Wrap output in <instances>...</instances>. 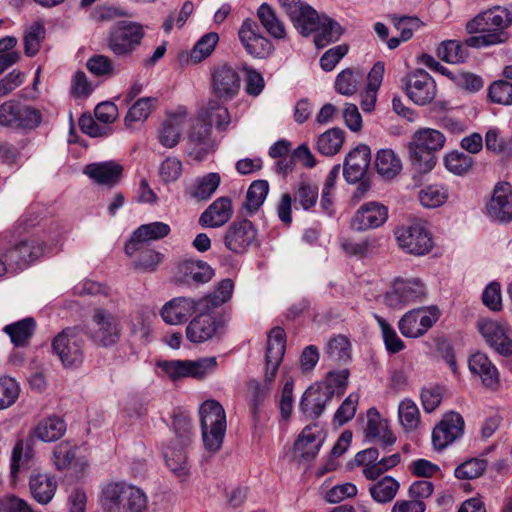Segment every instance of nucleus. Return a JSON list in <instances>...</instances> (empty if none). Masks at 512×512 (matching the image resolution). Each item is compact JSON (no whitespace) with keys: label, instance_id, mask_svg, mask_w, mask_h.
<instances>
[{"label":"nucleus","instance_id":"obj_37","mask_svg":"<svg viewBox=\"0 0 512 512\" xmlns=\"http://www.w3.org/2000/svg\"><path fill=\"white\" fill-rule=\"evenodd\" d=\"M286 348V334L284 329L276 326L271 329L266 350V362L281 364Z\"/></svg>","mask_w":512,"mask_h":512},{"label":"nucleus","instance_id":"obj_28","mask_svg":"<svg viewBox=\"0 0 512 512\" xmlns=\"http://www.w3.org/2000/svg\"><path fill=\"white\" fill-rule=\"evenodd\" d=\"M129 484L123 481L107 483L101 493L100 503L106 512H124Z\"/></svg>","mask_w":512,"mask_h":512},{"label":"nucleus","instance_id":"obj_3","mask_svg":"<svg viewBox=\"0 0 512 512\" xmlns=\"http://www.w3.org/2000/svg\"><path fill=\"white\" fill-rule=\"evenodd\" d=\"M230 122L228 109L216 100H211L199 111L197 124L194 125V160L202 161L216 150L211 138L212 126L225 130Z\"/></svg>","mask_w":512,"mask_h":512},{"label":"nucleus","instance_id":"obj_53","mask_svg":"<svg viewBox=\"0 0 512 512\" xmlns=\"http://www.w3.org/2000/svg\"><path fill=\"white\" fill-rule=\"evenodd\" d=\"M486 149L494 153L512 155V137L505 139L498 128H490L485 135Z\"/></svg>","mask_w":512,"mask_h":512},{"label":"nucleus","instance_id":"obj_8","mask_svg":"<svg viewBox=\"0 0 512 512\" xmlns=\"http://www.w3.org/2000/svg\"><path fill=\"white\" fill-rule=\"evenodd\" d=\"M91 341L100 347L117 344L121 336V323L117 316L103 308L93 311L86 331Z\"/></svg>","mask_w":512,"mask_h":512},{"label":"nucleus","instance_id":"obj_21","mask_svg":"<svg viewBox=\"0 0 512 512\" xmlns=\"http://www.w3.org/2000/svg\"><path fill=\"white\" fill-rule=\"evenodd\" d=\"M332 398L333 391L330 388L319 385L310 386L301 397L300 411L307 419H317Z\"/></svg>","mask_w":512,"mask_h":512},{"label":"nucleus","instance_id":"obj_51","mask_svg":"<svg viewBox=\"0 0 512 512\" xmlns=\"http://www.w3.org/2000/svg\"><path fill=\"white\" fill-rule=\"evenodd\" d=\"M42 122V114L35 107L20 103L15 130L31 131Z\"/></svg>","mask_w":512,"mask_h":512},{"label":"nucleus","instance_id":"obj_64","mask_svg":"<svg viewBox=\"0 0 512 512\" xmlns=\"http://www.w3.org/2000/svg\"><path fill=\"white\" fill-rule=\"evenodd\" d=\"M295 200L300 203L304 210L313 207L318 199V187L307 181H301L295 192Z\"/></svg>","mask_w":512,"mask_h":512},{"label":"nucleus","instance_id":"obj_9","mask_svg":"<svg viewBox=\"0 0 512 512\" xmlns=\"http://www.w3.org/2000/svg\"><path fill=\"white\" fill-rule=\"evenodd\" d=\"M426 296L425 285L417 278L396 279L383 296L384 303L393 309L421 301Z\"/></svg>","mask_w":512,"mask_h":512},{"label":"nucleus","instance_id":"obj_27","mask_svg":"<svg viewBox=\"0 0 512 512\" xmlns=\"http://www.w3.org/2000/svg\"><path fill=\"white\" fill-rule=\"evenodd\" d=\"M297 30L309 31L312 20L316 18V10L302 0H278Z\"/></svg>","mask_w":512,"mask_h":512},{"label":"nucleus","instance_id":"obj_20","mask_svg":"<svg viewBox=\"0 0 512 512\" xmlns=\"http://www.w3.org/2000/svg\"><path fill=\"white\" fill-rule=\"evenodd\" d=\"M212 87L215 95L221 99L231 100L240 90V77L231 66L223 64L212 73Z\"/></svg>","mask_w":512,"mask_h":512},{"label":"nucleus","instance_id":"obj_55","mask_svg":"<svg viewBox=\"0 0 512 512\" xmlns=\"http://www.w3.org/2000/svg\"><path fill=\"white\" fill-rule=\"evenodd\" d=\"M375 319L381 329L385 347L390 353H398L405 347L404 342L398 337L394 328L382 317L375 315Z\"/></svg>","mask_w":512,"mask_h":512},{"label":"nucleus","instance_id":"obj_2","mask_svg":"<svg viewBox=\"0 0 512 512\" xmlns=\"http://www.w3.org/2000/svg\"><path fill=\"white\" fill-rule=\"evenodd\" d=\"M232 292V280L223 279L213 292L194 302V343L206 341L216 333L220 321L214 310L227 302Z\"/></svg>","mask_w":512,"mask_h":512},{"label":"nucleus","instance_id":"obj_47","mask_svg":"<svg viewBox=\"0 0 512 512\" xmlns=\"http://www.w3.org/2000/svg\"><path fill=\"white\" fill-rule=\"evenodd\" d=\"M221 184L219 173L210 172L194 181V198L202 201L209 200Z\"/></svg>","mask_w":512,"mask_h":512},{"label":"nucleus","instance_id":"obj_46","mask_svg":"<svg viewBox=\"0 0 512 512\" xmlns=\"http://www.w3.org/2000/svg\"><path fill=\"white\" fill-rule=\"evenodd\" d=\"M157 367L171 381H179L185 377L192 376L191 360H159Z\"/></svg>","mask_w":512,"mask_h":512},{"label":"nucleus","instance_id":"obj_48","mask_svg":"<svg viewBox=\"0 0 512 512\" xmlns=\"http://www.w3.org/2000/svg\"><path fill=\"white\" fill-rule=\"evenodd\" d=\"M437 55L448 63H461L468 57L466 47L455 40H446L437 49Z\"/></svg>","mask_w":512,"mask_h":512},{"label":"nucleus","instance_id":"obj_29","mask_svg":"<svg viewBox=\"0 0 512 512\" xmlns=\"http://www.w3.org/2000/svg\"><path fill=\"white\" fill-rule=\"evenodd\" d=\"M316 424L306 426L294 444L295 454L304 460H312L318 454L323 438Z\"/></svg>","mask_w":512,"mask_h":512},{"label":"nucleus","instance_id":"obj_58","mask_svg":"<svg viewBox=\"0 0 512 512\" xmlns=\"http://www.w3.org/2000/svg\"><path fill=\"white\" fill-rule=\"evenodd\" d=\"M473 162L471 156L458 151L447 154L444 159L446 168L456 175L466 173L472 167Z\"/></svg>","mask_w":512,"mask_h":512},{"label":"nucleus","instance_id":"obj_36","mask_svg":"<svg viewBox=\"0 0 512 512\" xmlns=\"http://www.w3.org/2000/svg\"><path fill=\"white\" fill-rule=\"evenodd\" d=\"M375 167L383 178L392 179L401 171L402 163L393 150L382 149L376 155Z\"/></svg>","mask_w":512,"mask_h":512},{"label":"nucleus","instance_id":"obj_56","mask_svg":"<svg viewBox=\"0 0 512 512\" xmlns=\"http://www.w3.org/2000/svg\"><path fill=\"white\" fill-rule=\"evenodd\" d=\"M30 452H24L23 440H18L13 448L11 457V479L15 482L19 473L29 467Z\"/></svg>","mask_w":512,"mask_h":512},{"label":"nucleus","instance_id":"obj_25","mask_svg":"<svg viewBox=\"0 0 512 512\" xmlns=\"http://www.w3.org/2000/svg\"><path fill=\"white\" fill-rule=\"evenodd\" d=\"M233 215L232 201L229 197H219L200 215L198 223L202 227H220Z\"/></svg>","mask_w":512,"mask_h":512},{"label":"nucleus","instance_id":"obj_4","mask_svg":"<svg viewBox=\"0 0 512 512\" xmlns=\"http://www.w3.org/2000/svg\"><path fill=\"white\" fill-rule=\"evenodd\" d=\"M445 136L432 128L417 130L408 144L409 159L412 166L420 173L431 171L436 164L435 153L445 144Z\"/></svg>","mask_w":512,"mask_h":512},{"label":"nucleus","instance_id":"obj_44","mask_svg":"<svg viewBox=\"0 0 512 512\" xmlns=\"http://www.w3.org/2000/svg\"><path fill=\"white\" fill-rule=\"evenodd\" d=\"M326 356L335 363H346L351 359V344L344 335L330 338L326 346Z\"/></svg>","mask_w":512,"mask_h":512},{"label":"nucleus","instance_id":"obj_24","mask_svg":"<svg viewBox=\"0 0 512 512\" xmlns=\"http://www.w3.org/2000/svg\"><path fill=\"white\" fill-rule=\"evenodd\" d=\"M488 215L500 222L512 220V188L508 183L495 186L493 195L487 204Z\"/></svg>","mask_w":512,"mask_h":512},{"label":"nucleus","instance_id":"obj_50","mask_svg":"<svg viewBox=\"0 0 512 512\" xmlns=\"http://www.w3.org/2000/svg\"><path fill=\"white\" fill-rule=\"evenodd\" d=\"M170 233V226L164 222H151L139 226L134 231V239L143 240L144 243L166 237Z\"/></svg>","mask_w":512,"mask_h":512},{"label":"nucleus","instance_id":"obj_23","mask_svg":"<svg viewBox=\"0 0 512 512\" xmlns=\"http://www.w3.org/2000/svg\"><path fill=\"white\" fill-rule=\"evenodd\" d=\"M43 254L42 245L34 239L24 240L9 249L5 254V261L11 269H23Z\"/></svg>","mask_w":512,"mask_h":512},{"label":"nucleus","instance_id":"obj_39","mask_svg":"<svg viewBox=\"0 0 512 512\" xmlns=\"http://www.w3.org/2000/svg\"><path fill=\"white\" fill-rule=\"evenodd\" d=\"M269 193V183L266 180L259 179L253 181L246 193V200L243 203V209L250 215L257 212L263 205Z\"/></svg>","mask_w":512,"mask_h":512},{"label":"nucleus","instance_id":"obj_22","mask_svg":"<svg viewBox=\"0 0 512 512\" xmlns=\"http://www.w3.org/2000/svg\"><path fill=\"white\" fill-rule=\"evenodd\" d=\"M371 160L370 148L359 145L351 150L343 163V176L348 183H357L365 176Z\"/></svg>","mask_w":512,"mask_h":512},{"label":"nucleus","instance_id":"obj_34","mask_svg":"<svg viewBox=\"0 0 512 512\" xmlns=\"http://www.w3.org/2000/svg\"><path fill=\"white\" fill-rule=\"evenodd\" d=\"M65 421L58 416L42 419L33 429V435L43 442L59 440L66 432Z\"/></svg>","mask_w":512,"mask_h":512},{"label":"nucleus","instance_id":"obj_1","mask_svg":"<svg viewBox=\"0 0 512 512\" xmlns=\"http://www.w3.org/2000/svg\"><path fill=\"white\" fill-rule=\"evenodd\" d=\"M509 12L501 7L489 9L466 24V30L471 36L465 40V45L473 48L487 47L503 43L507 39L505 29L510 25Z\"/></svg>","mask_w":512,"mask_h":512},{"label":"nucleus","instance_id":"obj_62","mask_svg":"<svg viewBox=\"0 0 512 512\" xmlns=\"http://www.w3.org/2000/svg\"><path fill=\"white\" fill-rule=\"evenodd\" d=\"M367 425L365 437L369 442L374 441L382 435L388 427L387 422L383 420L375 408H370L367 412Z\"/></svg>","mask_w":512,"mask_h":512},{"label":"nucleus","instance_id":"obj_19","mask_svg":"<svg viewBox=\"0 0 512 512\" xmlns=\"http://www.w3.org/2000/svg\"><path fill=\"white\" fill-rule=\"evenodd\" d=\"M388 218V209L379 202H368L355 212L351 227L357 231H366L382 226Z\"/></svg>","mask_w":512,"mask_h":512},{"label":"nucleus","instance_id":"obj_60","mask_svg":"<svg viewBox=\"0 0 512 512\" xmlns=\"http://www.w3.org/2000/svg\"><path fill=\"white\" fill-rule=\"evenodd\" d=\"M19 393V385L13 378H0V410L13 405L18 399Z\"/></svg>","mask_w":512,"mask_h":512},{"label":"nucleus","instance_id":"obj_26","mask_svg":"<svg viewBox=\"0 0 512 512\" xmlns=\"http://www.w3.org/2000/svg\"><path fill=\"white\" fill-rule=\"evenodd\" d=\"M468 367L472 374L481 379L482 384L495 389L499 384V372L488 356L482 352L472 354L468 360Z\"/></svg>","mask_w":512,"mask_h":512},{"label":"nucleus","instance_id":"obj_15","mask_svg":"<svg viewBox=\"0 0 512 512\" xmlns=\"http://www.w3.org/2000/svg\"><path fill=\"white\" fill-rule=\"evenodd\" d=\"M238 36L246 52L253 57L265 58L273 51V44L261 34L259 25L253 19L242 22Z\"/></svg>","mask_w":512,"mask_h":512},{"label":"nucleus","instance_id":"obj_52","mask_svg":"<svg viewBox=\"0 0 512 512\" xmlns=\"http://www.w3.org/2000/svg\"><path fill=\"white\" fill-rule=\"evenodd\" d=\"M219 42V34L208 32L194 44V63H200L209 58Z\"/></svg>","mask_w":512,"mask_h":512},{"label":"nucleus","instance_id":"obj_6","mask_svg":"<svg viewBox=\"0 0 512 512\" xmlns=\"http://www.w3.org/2000/svg\"><path fill=\"white\" fill-rule=\"evenodd\" d=\"M176 438L173 446L165 452V459L170 470L180 479L186 481L190 475L187 448L191 441L190 419L184 415H177L173 421Z\"/></svg>","mask_w":512,"mask_h":512},{"label":"nucleus","instance_id":"obj_49","mask_svg":"<svg viewBox=\"0 0 512 512\" xmlns=\"http://www.w3.org/2000/svg\"><path fill=\"white\" fill-rule=\"evenodd\" d=\"M361 79L362 75L359 72L344 69L336 77L335 89L341 95L351 96L356 93Z\"/></svg>","mask_w":512,"mask_h":512},{"label":"nucleus","instance_id":"obj_54","mask_svg":"<svg viewBox=\"0 0 512 512\" xmlns=\"http://www.w3.org/2000/svg\"><path fill=\"white\" fill-rule=\"evenodd\" d=\"M487 468L485 459L472 458L456 467L454 475L458 479L470 480L480 477Z\"/></svg>","mask_w":512,"mask_h":512},{"label":"nucleus","instance_id":"obj_35","mask_svg":"<svg viewBox=\"0 0 512 512\" xmlns=\"http://www.w3.org/2000/svg\"><path fill=\"white\" fill-rule=\"evenodd\" d=\"M399 488L400 484L395 478L384 476L369 486V493L375 502L386 504L395 498Z\"/></svg>","mask_w":512,"mask_h":512},{"label":"nucleus","instance_id":"obj_12","mask_svg":"<svg viewBox=\"0 0 512 512\" xmlns=\"http://www.w3.org/2000/svg\"><path fill=\"white\" fill-rule=\"evenodd\" d=\"M398 245L413 255H424L433 247L429 231L420 223L402 226L394 232Z\"/></svg>","mask_w":512,"mask_h":512},{"label":"nucleus","instance_id":"obj_38","mask_svg":"<svg viewBox=\"0 0 512 512\" xmlns=\"http://www.w3.org/2000/svg\"><path fill=\"white\" fill-rule=\"evenodd\" d=\"M257 17L267 33L272 37L276 39H283L285 37L286 30L283 22L267 3H263L259 6L257 9Z\"/></svg>","mask_w":512,"mask_h":512},{"label":"nucleus","instance_id":"obj_17","mask_svg":"<svg viewBox=\"0 0 512 512\" xmlns=\"http://www.w3.org/2000/svg\"><path fill=\"white\" fill-rule=\"evenodd\" d=\"M311 26L312 28L309 31H304L303 29L298 31L303 36L315 33L314 43L317 48H324L331 43L337 42L344 33V28L335 19L325 14L319 15L317 12Z\"/></svg>","mask_w":512,"mask_h":512},{"label":"nucleus","instance_id":"obj_59","mask_svg":"<svg viewBox=\"0 0 512 512\" xmlns=\"http://www.w3.org/2000/svg\"><path fill=\"white\" fill-rule=\"evenodd\" d=\"M163 254L154 250L142 251L132 262V268L141 272H154L163 261Z\"/></svg>","mask_w":512,"mask_h":512},{"label":"nucleus","instance_id":"obj_10","mask_svg":"<svg viewBox=\"0 0 512 512\" xmlns=\"http://www.w3.org/2000/svg\"><path fill=\"white\" fill-rule=\"evenodd\" d=\"M439 317L440 311L436 306L412 309L401 317L398 328L403 336L418 338L423 336Z\"/></svg>","mask_w":512,"mask_h":512},{"label":"nucleus","instance_id":"obj_11","mask_svg":"<svg viewBox=\"0 0 512 512\" xmlns=\"http://www.w3.org/2000/svg\"><path fill=\"white\" fill-rule=\"evenodd\" d=\"M83 340L75 328H65L52 342L53 352L65 367L78 366L83 361Z\"/></svg>","mask_w":512,"mask_h":512},{"label":"nucleus","instance_id":"obj_31","mask_svg":"<svg viewBox=\"0 0 512 512\" xmlns=\"http://www.w3.org/2000/svg\"><path fill=\"white\" fill-rule=\"evenodd\" d=\"M187 117V111L179 108L176 112L169 114L162 122L158 132L160 143L166 148L176 146L180 139V127Z\"/></svg>","mask_w":512,"mask_h":512},{"label":"nucleus","instance_id":"obj_33","mask_svg":"<svg viewBox=\"0 0 512 512\" xmlns=\"http://www.w3.org/2000/svg\"><path fill=\"white\" fill-rule=\"evenodd\" d=\"M30 492L40 504L49 503L54 497L57 483L48 474L37 473L30 476Z\"/></svg>","mask_w":512,"mask_h":512},{"label":"nucleus","instance_id":"obj_57","mask_svg":"<svg viewBox=\"0 0 512 512\" xmlns=\"http://www.w3.org/2000/svg\"><path fill=\"white\" fill-rule=\"evenodd\" d=\"M488 96L493 103L512 105V84L506 80L494 81L488 89Z\"/></svg>","mask_w":512,"mask_h":512},{"label":"nucleus","instance_id":"obj_61","mask_svg":"<svg viewBox=\"0 0 512 512\" xmlns=\"http://www.w3.org/2000/svg\"><path fill=\"white\" fill-rule=\"evenodd\" d=\"M76 456V446L68 441L57 444L53 450L54 463L59 470L68 468Z\"/></svg>","mask_w":512,"mask_h":512},{"label":"nucleus","instance_id":"obj_43","mask_svg":"<svg viewBox=\"0 0 512 512\" xmlns=\"http://www.w3.org/2000/svg\"><path fill=\"white\" fill-rule=\"evenodd\" d=\"M398 418L406 432L417 430L421 424L419 408L411 399H404L399 403Z\"/></svg>","mask_w":512,"mask_h":512},{"label":"nucleus","instance_id":"obj_63","mask_svg":"<svg viewBox=\"0 0 512 512\" xmlns=\"http://www.w3.org/2000/svg\"><path fill=\"white\" fill-rule=\"evenodd\" d=\"M152 100V98L148 97L141 98L132 105L125 117V124L127 127H131L133 123L144 121L148 118L151 113Z\"/></svg>","mask_w":512,"mask_h":512},{"label":"nucleus","instance_id":"obj_32","mask_svg":"<svg viewBox=\"0 0 512 512\" xmlns=\"http://www.w3.org/2000/svg\"><path fill=\"white\" fill-rule=\"evenodd\" d=\"M192 312V300L178 297L167 302L161 309L163 320L170 325H177L187 321Z\"/></svg>","mask_w":512,"mask_h":512},{"label":"nucleus","instance_id":"obj_7","mask_svg":"<svg viewBox=\"0 0 512 512\" xmlns=\"http://www.w3.org/2000/svg\"><path fill=\"white\" fill-rule=\"evenodd\" d=\"M144 36V25L135 21L121 20L110 28L107 47L115 56L128 57L141 46Z\"/></svg>","mask_w":512,"mask_h":512},{"label":"nucleus","instance_id":"obj_42","mask_svg":"<svg viewBox=\"0 0 512 512\" xmlns=\"http://www.w3.org/2000/svg\"><path fill=\"white\" fill-rule=\"evenodd\" d=\"M46 36V29L41 21H35L27 26L24 31V53L28 57L35 56L41 48V44Z\"/></svg>","mask_w":512,"mask_h":512},{"label":"nucleus","instance_id":"obj_5","mask_svg":"<svg viewBox=\"0 0 512 512\" xmlns=\"http://www.w3.org/2000/svg\"><path fill=\"white\" fill-rule=\"evenodd\" d=\"M202 441L209 452L218 451L226 433V414L223 406L214 399L204 401L199 407Z\"/></svg>","mask_w":512,"mask_h":512},{"label":"nucleus","instance_id":"obj_45","mask_svg":"<svg viewBox=\"0 0 512 512\" xmlns=\"http://www.w3.org/2000/svg\"><path fill=\"white\" fill-rule=\"evenodd\" d=\"M449 197L448 188L441 184H431L419 191L420 203L426 208H437L443 205Z\"/></svg>","mask_w":512,"mask_h":512},{"label":"nucleus","instance_id":"obj_41","mask_svg":"<svg viewBox=\"0 0 512 512\" xmlns=\"http://www.w3.org/2000/svg\"><path fill=\"white\" fill-rule=\"evenodd\" d=\"M36 327V322L32 317L24 318L15 323L6 325L4 332L10 336L15 346H24L31 338Z\"/></svg>","mask_w":512,"mask_h":512},{"label":"nucleus","instance_id":"obj_13","mask_svg":"<svg viewBox=\"0 0 512 512\" xmlns=\"http://www.w3.org/2000/svg\"><path fill=\"white\" fill-rule=\"evenodd\" d=\"M478 329L487 344L502 356L512 355V329L499 321L483 319L478 322Z\"/></svg>","mask_w":512,"mask_h":512},{"label":"nucleus","instance_id":"obj_18","mask_svg":"<svg viewBox=\"0 0 512 512\" xmlns=\"http://www.w3.org/2000/svg\"><path fill=\"white\" fill-rule=\"evenodd\" d=\"M256 236L257 231L251 221H235L225 233L224 244L228 250L240 254L256 244Z\"/></svg>","mask_w":512,"mask_h":512},{"label":"nucleus","instance_id":"obj_40","mask_svg":"<svg viewBox=\"0 0 512 512\" xmlns=\"http://www.w3.org/2000/svg\"><path fill=\"white\" fill-rule=\"evenodd\" d=\"M344 143V131L340 128H331L322 133L316 141V149L325 156L337 154Z\"/></svg>","mask_w":512,"mask_h":512},{"label":"nucleus","instance_id":"obj_30","mask_svg":"<svg viewBox=\"0 0 512 512\" xmlns=\"http://www.w3.org/2000/svg\"><path fill=\"white\" fill-rule=\"evenodd\" d=\"M122 172L123 167L114 161L92 163L87 165L84 169V173L95 182L110 187L120 181Z\"/></svg>","mask_w":512,"mask_h":512},{"label":"nucleus","instance_id":"obj_16","mask_svg":"<svg viewBox=\"0 0 512 512\" xmlns=\"http://www.w3.org/2000/svg\"><path fill=\"white\" fill-rule=\"evenodd\" d=\"M407 96L417 105H426L436 96L433 78L424 70H417L404 80Z\"/></svg>","mask_w":512,"mask_h":512},{"label":"nucleus","instance_id":"obj_14","mask_svg":"<svg viewBox=\"0 0 512 512\" xmlns=\"http://www.w3.org/2000/svg\"><path fill=\"white\" fill-rule=\"evenodd\" d=\"M464 419L456 412L446 413L432 431V445L442 451L461 438L464 433Z\"/></svg>","mask_w":512,"mask_h":512}]
</instances>
